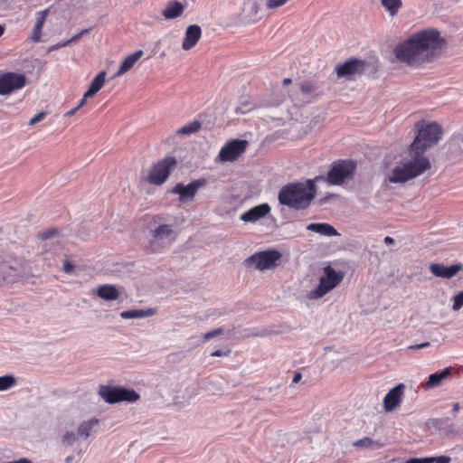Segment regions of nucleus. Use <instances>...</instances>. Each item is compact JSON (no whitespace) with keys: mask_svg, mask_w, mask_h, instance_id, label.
<instances>
[{"mask_svg":"<svg viewBox=\"0 0 463 463\" xmlns=\"http://www.w3.org/2000/svg\"><path fill=\"white\" fill-rule=\"evenodd\" d=\"M444 44L445 40L439 30L427 28L399 43L393 52L399 61L412 66L433 56Z\"/></svg>","mask_w":463,"mask_h":463,"instance_id":"nucleus-1","label":"nucleus"},{"mask_svg":"<svg viewBox=\"0 0 463 463\" xmlns=\"http://www.w3.org/2000/svg\"><path fill=\"white\" fill-rule=\"evenodd\" d=\"M324 180L323 175L302 182H291L283 185L278 193L279 203L290 210L299 212L309 208L317 195V181Z\"/></svg>","mask_w":463,"mask_h":463,"instance_id":"nucleus-2","label":"nucleus"},{"mask_svg":"<svg viewBox=\"0 0 463 463\" xmlns=\"http://www.w3.org/2000/svg\"><path fill=\"white\" fill-rule=\"evenodd\" d=\"M408 152L410 159L400 162L388 176V180L392 184H403L414 179L427 170L430 169L431 164L425 152L420 149H412L409 146Z\"/></svg>","mask_w":463,"mask_h":463,"instance_id":"nucleus-3","label":"nucleus"},{"mask_svg":"<svg viewBox=\"0 0 463 463\" xmlns=\"http://www.w3.org/2000/svg\"><path fill=\"white\" fill-rule=\"evenodd\" d=\"M416 127L418 128V133L410 145L412 149H420L426 152L438 144L442 137L443 129L435 121L429 123L418 122Z\"/></svg>","mask_w":463,"mask_h":463,"instance_id":"nucleus-4","label":"nucleus"},{"mask_svg":"<svg viewBox=\"0 0 463 463\" xmlns=\"http://www.w3.org/2000/svg\"><path fill=\"white\" fill-rule=\"evenodd\" d=\"M356 161L353 159H339L332 163L324 180L331 185H341L345 181L354 178L356 170Z\"/></svg>","mask_w":463,"mask_h":463,"instance_id":"nucleus-5","label":"nucleus"},{"mask_svg":"<svg viewBox=\"0 0 463 463\" xmlns=\"http://www.w3.org/2000/svg\"><path fill=\"white\" fill-rule=\"evenodd\" d=\"M282 254L276 249H269L255 252L244 260L247 267L253 266L259 270H268L278 267L280 263Z\"/></svg>","mask_w":463,"mask_h":463,"instance_id":"nucleus-6","label":"nucleus"},{"mask_svg":"<svg viewBox=\"0 0 463 463\" xmlns=\"http://www.w3.org/2000/svg\"><path fill=\"white\" fill-rule=\"evenodd\" d=\"M99 394L109 404L121 402H135L140 398L135 390L123 386L100 385Z\"/></svg>","mask_w":463,"mask_h":463,"instance_id":"nucleus-7","label":"nucleus"},{"mask_svg":"<svg viewBox=\"0 0 463 463\" xmlns=\"http://www.w3.org/2000/svg\"><path fill=\"white\" fill-rule=\"evenodd\" d=\"M369 62L356 57H350L343 62H338L335 67V71L338 79L346 80H354L356 76L364 74Z\"/></svg>","mask_w":463,"mask_h":463,"instance_id":"nucleus-8","label":"nucleus"},{"mask_svg":"<svg viewBox=\"0 0 463 463\" xmlns=\"http://www.w3.org/2000/svg\"><path fill=\"white\" fill-rule=\"evenodd\" d=\"M176 165L177 160L175 156H165L164 159L151 166L146 181L155 185L163 184L167 180Z\"/></svg>","mask_w":463,"mask_h":463,"instance_id":"nucleus-9","label":"nucleus"},{"mask_svg":"<svg viewBox=\"0 0 463 463\" xmlns=\"http://www.w3.org/2000/svg\"><path fill=\"white\" fill-rule=\"evenodd\" d=\"M25 84L26 76L24 73L0 71V95H9L24 88Z\"/></svg>","mask_w":463,"mask_h":463,"instance_id":"nucleus-10","label":"nucleus"},{"mask_svg":"<svg viewBox=\"0 0 463 463\" xmlns=\"http://www.w3.org/2000/svg\"><path fill=\"white\" fill-rule=\"evenodd\" d=\"M248 146L249 142L245 139H232L221 148L217 160L220 162H233L245 152Z\"/></svg>","mask_w":463,"mask_h":463,"instance_id":"nucleus-11","label":"nucleus"},{"mask_svg":"<svg viewBox=\"0 0 463 463\" xmlns=\"http://www.w3.org/2000/svg\"><path fill=\"white\" fill-rule=\"evenodd\" d=\"M204 178L195 179L190 182L188 184L183 183H177L171 190L170 193L179 195V201L181 203L188 202L194 199L198 190L206 184Z\"/></svg>","mask_w":463,"mask_h":463,"instance_id":"nucleus-12","label":"nucleus"},{"mask_svg":"<svg viewBox=\"0 0 463 463\" xmlns=\"http://www.w3.org/2000/svg\"><path fill=\"white\" fill-rule=\"evenodd\" d=\"M405 384L400 383L392 388L383 398V409L385 411H394L402 402Z\"/></svg>","mask_w":463,"mask_h":463,"instance_id":"nucleus-13","label":"nucleus"},{"mask_svg":"<svg viewBox=\"0 0 463 463\" xmlns=\"http://www.w3.org/2000/svg\"><path fill=\"white\" fill-rule=\"evenodd\" d=\"M462 269L463 264L461 263H454L449 266L443 263H430V270L434 276L446 279H452Z\"/></svg>","mask_w":463,"mask_h":463,"instance_id":"nucleus-14","label":"nucleus"},{"mask_svg":"<svg viewBox=\"0 0 463 463\" xmlns=\"http://www.w3.org/2000/svg\"><path fill=\"white\" fill-rule=\"evenodd\" d=\"M270 206L268 203H260L244 212L240 219L244 222H256L270 213Z\"/></svg>","mask_w":463,"mask_h":463,"instance_id":"nucleus-15","label":"nucleus"},{"mask_svg":"<svg viewBox=\"0 0 463 463\" xmlns=\"http://www.w3.org/2000/svg\"><path fill=\"white\" fill-rule=\"evenodd\" d=\"M343 271L335 270L328 265L324 268V274L320 277L319 280L332 290L343 280Z\"/></svg>","mask_w":463,"mask_h":463,"instance_id":"nucleus-16","label":"nucleus"},{"mask_svg":"<svg viewBox=\"0 0 463 463\" xmlns=\"http://www.w3.org/2000/svg\"><path fill=\"white\" fill-rule=\"evenodd\" d=\"M202 36V29L197 24L189 25L184 33V38L182 43V48L188 51L194 48Z\"/></svg>","mask_w":463,"mask_h":463,"instance_id":"nucleus-17","label":"nucleus"},{"mask_svg":"<svg viewBox=\"0 0 463 463\" xmlns=\"http://www.w3.org/2000/svg\"><path fill=\"white\" fill-rule=\"evenodd\" d=\"M452 375V368L446 367L440 371L429 375L428 381L424 384L425 390H430L439 386L442 382Z\"/></svg>","mask_w":463,"mask_h":463,"instance_id":"nucleus-18","label":"nucleus"},{"mask_svg":"<svg viewBox=\"0 0 463 463\" xmlns=\"http://www.w3.org/2000/svg\"><path fill=\"white\" fill-rule=\"evenodd\" d=\"M93 291L99 298L105 301L117 300L120 296L118 288L113 284L100 285Z\"/></svg>","mask_w":463,"mask_h":463,"instance_id":"nucleus-19","label":"nucleus"},{"mask_svg":"<svg viewBox=\"0 0 463 463\" xmlns=\"http://www.w3.org/2000/svg\"><path fill=\"white\" fill-rule=\"evenodd\" d=\"M142 50H138L128 55L119 64L118 70L114 73L112 79L121 76L133 68L135 63L143 56Z\"/></svg>","mask_w":463,"mask_h":463,"instance_id":"nucleus-20","label":"nucleus"},{"mask_svg":"<svg viewBox=\"0 0 463 463\" xmlns=\"http://www.w3.org/2000/svg\"><path fill=\"white\" fill-rule=\"evenodd\" d=\"M307 230L327 237L339 235L337 230L326 222H312L307 226Z\"/></svg>","mask_w":463,"mask_h":463,"instance_id":"nucleus-21","label":"nucleus"},{"mask_svg":"<svg viewBox=\"0 0 463 463\" xmlns=\"http://www.w3.org/2000/svg\"><path fill=\"white\" fill-rule=\"evenodd\" d=\"M184 11V5L177 1H169L163 10L162 14L166 20H172L179 17Z\"/></svg>","mask_w":463,"mask_h":463,"instance_id":"nucleus-22","label":"nucleus"},{"mask_svg":"<svg viewBox=\"0 0 463 463\" xmlns=\"http://www.w3.org/2000/svg\"><path fill=\"white\" fill-rule=\"evenodd\" d=\"M156 314V309L148 307L146 309H128L120 313L123 319H135L149 317Z\"/></svg>","mask_w":463,"mask_h":463,"instance_id":"nucleus-23","label":"nucleus"},{"mask_svg":"<svg viewBox=\"0 0 463 463\" xmlns=\"http://www.w3.org/2000/svg\"><path fill=\"white\" fill-rule=\"evenodd\" d=\"M106 81V71H99L91 80L88 90L85 91V97H94L103 87Z\"/></svg>","mask_w":463,"mask_h":463,"instance_id":"nucleus-24","label":"nucleus"},{"mask_svg":"<svg viewBox=\"0 0 463 463\" xmlns=\"http://www.w3.org/2000/svg\"><path fill=\"white\" fill-rule=\"evenodd\" d=\"M153 240L151 243L162 241L165 239L168 238L170 235L174 233L171 226L168 224H160L156 229L151 231Z\"/></svg>","mask_w":463,"mask_h":463,"instance_id":"nucleus-25","label":"nucleus"},{"mask_svg":"<svg viewBox=\"0 0 463 463\" xmlns=\"http://www.w3.org/2000/svg\"><path fill=\"white\" fill-rule=\"evenodd\" d=\"M99 422L97 419H91L90 420L83 421L78 427L77 433L80 437L87 439L90 437L93 428L99 426Z\"/></svg>","mask_w":463,"mask_h":463,"instance_id":"nucleus-26","label":"nucleus"},{"mask_svg":"<svg viewBox=\"0 0 463 463\" xmlns=\"http://www.w3.org/2000/svg\"><path fill=\"white\" fill-rule=\"evenodd\" d=\"M202 123L199 120H194L177 130L180 135H192L201 129Z\"/></svg>","mask_w":463,"mask_h":463,"instance_id":"nucleus-27","label":"nucleus"},{"mask_svg":"<svg viewBox=\"0 0 463 463\" xmlns=\"http://www.w3.org/2000/svg\"><path fill=\"white\" fill-rule=\"evenodd\" d=\"M331 291L328 287L324 285L320 280L318 285L308 293L310 299H317L323 298L326 294Z\"/></svg>","mask_w":463,"mask_h":463,"instance_id":"nucleus-28","label":"nucleus"},{"mask_svg":"<svg viewBox=\"0 0 463 463\" xmlns=\"http://www.w3.org/2000/svg\"><path fill=\"white\" fill-rule=\"evenodd\" d=\"M16 384V378L13 374L0 376V392L7 391Z\"/></svg>","mask_w":463,"mask_h":463,"instance_id":"nucleus-29","label":"nucleus"},{"mask_svg":"<svg viewBox=\"0 0 463 463\" xmlns=\"http://www.w3.org/2000/svg\"><path fill=\"white\" fill-rule=\"evenodd\" d=\"M381 4L392 15H393L402 6V0H381Z\"/></svg>","mask_w":463,"mask_h":463,"instance_id":"nucleus-30","label":"nucleus"},{"mask_svg":"<svg viewBox=\"0 0 463 463\" xmlns=\"http://www.w3.org/2000/svg\"><path fill=\"white\" fill-rule=\"evenodd\" d=\"M300 91L303 95H310L315 92L318 87L316 82L311 80H305L299 84Z\"/></svg>","mask_w":463,"mask_h":463,"instance_id":"nucleus-31","label":"nucleus"},{"mask_svg":"<svg viewBox=\"0 0 463 463\" xmlns=\"http://www.w3.org/2000/svg\"><path fill=\"white\" fill-rule=\"evenodd\" d=\"M378 444H379L378 441L373 440V439H371L369 437H364L363 439H357L356 441H354L353 443V445L354 447L359 448V449H367V448L373 447V445H378Z\"/></svg>","mask_w":463,"mask_h":463,"instance_id":"nucleus-32","label":"nucleus"},{"mask_svg":"<svg viewBox=\"0 0 463 463\" xmlns=\"http://www.w3.org/2000/svg\"><path fill=\"white\" fill-rule=\"evenodd\" d=\"M463 307V290L458 292L453 297L452 309L454 311L459 310Z\"/></svg>","mask_w":463,"mask_h":463,"instance_id":"nucleus-33","label":"nucleus"},{"mask_svg":"<svg viewBox=\"0 0 463 463\" xmlns=\"http://www.w3.org/2000/svg\"><path fill=\"white\" fill-rule=\"evenodd\" d=\"M48 12H49V10L45 9L43 11L37 13V17H36V22H35L34 27L43 29L45 20H46V16L48 14Z\"/></svg>","mask_w":463,"mask_h":463,"instance_id":"nucleus-34","label":"nucleus"},{"mask_svg":"<svg viewBox=\"0 0 463 463\" xmlns=\"http://www.w3.org/2000/svg\"><path fill=\"white\" fill-rule=\"evenodd\" d=\"M76 435L71 431H66L62 437V443L67 446H71L76 440Z\"/></svg>","mask_w":463,"mask_h":463,"instance_id":"nucleus-35","label":"nucleus"},{"mask_svg":"<svg viewBox=\"0 0 463 463\" xmlns=\"http://www.w3.org/2000/svg\"><path fill=\"white\" fill-rule=\"evenodd\" d=\"M253 109V106L250 102H241L240 106L235 109V112L237 114H245L250 111Z\"/></svg>","mask_w":463,"mask_h":463,"instance_id":"nucleus-36","label":"nucleus"},{"mask_svg":"<svg viewBox=\"0 0 463 463\" xmlns=\"http://www.w3.org/2000/svg\"><path fill=\"white\" fill-rule=\"evenodd\" d=\"M224 333V329L222 327H218L216 329H213L212 331H209L207 333H205L203 335V339L204 340H210L215 336H218V335H223Z\"/></svg>","mask_w":463,"mask_h":463,"instance_id":"nucleus-37","label":"nucleus"},{"mask_svg":"<svg viewBox=\"0 0 463 463\" xmlns=\"http://www.w3.org/2000/svg\"><path fill=\"white\" fill-rule=\"evenodd\" d=\"M91 30H92L91 27L88 28V29L81 30L80 32H79L78 33L73 35L71 39L67 40L69 44L71 45V43L78 42L82 36H84L85 34H88Z\"/></svg>","mask_w":463,"mask_h":463,"instance_id":"nucleus-38","label":"nucleus"},{"mask_svg":"<svg viewBox=\"0 0 463 463\" xmlns=\"http://www.w3.org/2000/svg\"><path fill=\"white\" fill-rule=\"evenodd\" d=\"M287 2L288 0H268L266 5L269 9H275L284 5Z\"/></svg>","mask_w":463,"mask_h":463,"instance_id":"nucleus-39","label":"nucleus"},{"mask_svg":"<svg viewBox=\"0 0 463 463\" xmlns=\"http://www.w3.org/2000/svg\"><path fill=\"white\" fill-rule=\"evenodd\" d=\"M405 463H432V460L430 457L410 458L405 461Z\"/></svg>","mask_w":463,"mask_h":463,"instance_id":"nucleus-40","label":"nucleus"},{"mask_svg":"<svg viewBox=\"0 0 463 463\" xmlns=\"http://www.w3.org/2000/svg\"><path fill=\"white\" fill-rule=\"evenodd\" d=\"M432 463H450L451 458L449 456L441 455L438 457H430Z\"/></svg>","mask_w":463,"mask_h":463,"instance_id":"nucleus-41","label":"nucleus"},{"mask_svg":"<svg viewBox=\"0 0 463 463\" xmlns=\"http://www.w3.org/2000/svg\"><path fill=\"white\" fill-rule=\"evenodd\" d=\"M46 116V113L42 111V112H39L37 113L35 116H33L30 121H29V125L33 126V125H35L37 123H39L40 121H42Z\"/></svg>","mask_w":463,"mask_h":463,"instance_id":"nucleus-42","label":"nucleus"},{"mask_svg":"<svg viewBox=\"0 0 463 463\" xmlns=\"http://www.w3.org/2000/svg\"><path fill=\"white\" fill-rule=\"evenodd\" d=\"M42 30L43 29H40L38 27L33 28V34L31 36V40L33 43H39L41 41Z\"/></svg>","mask_w":463,"mask_h":463,"instance_id":"nucleus-43","label":"nucleus"},{"mask_svg":"<svg viewBox=\"0 0 463 463\" xmlns=\"http://www.w3.org/2000/svg\"><path fill=\"white\" fill-rule=\"evenodd\" d=\"M74 269V265L68 260L63 261L62 271L66 274H71Z\"/></svg>","mask_w":463,"mask_h":463,"instance_id":"nucleus-44","label":"nucleus"},{"mask_svg":"<svg viewBox=\"0 0 463 463\" xmlns=\"http://www.w3.org/2000/svg\"><path fill=\"white\" fill-rule=\"evenodd\" d=\"M57 233H58L57 230L50 229V230H47V231L43 232L41 234V239H43V240H49V239L52 238L54 235H56Z\"/></svg>","mask_w":463,"mask_h":463,"instance_id":"nucleus-45","label":"nucleus"},{"mask_svg":"<svg viewBox=\"0 0 463 463\" xmlns=\"http://www.w3.org/2000/svg\"><path fill=\"white\" fill-rule=\"evenodd\" d=\"M430 345V342H423L421 344L410 345V346H408V349L409 350H420V349L427 348Z\"/></svg>","mask_w":463,"mask_h":463,"instance_id":"nucleus-46","label":"nucleus"},{"mask_svg":"<svg viewBox=\"0 0 463 463\" xmlns=\"http://www.w3.org/2000/svg\"><path fill=\"white\" fill-rule=\"evenodd\" d=\"M231 354V350L230 349H227L225 351L223 350H221V349H218V350H215L213 351L211 355L212 356H214V357H222V356H227Z\"/></svg>","mask_w":463,"mask_h":463,"instance_id":"nucleus-47","label":"nucleus"},{"mask_svg":"<svg viewBox=\"0 0 463 463\" xmlns=\"http://www.w3.org/2000/svg\"><path fill=\"white\" fill-rule=\"evenodd\" d=\"M69 43L68 41H63V42H60L54 45H52L50 48H49V52H52V51H56V50H59L61 48H63V47H66V46H69Z\"/></svg>","mask_w":463,"mask_h":463,"instance_id":"nucleus-48","label":"nucleus"},{"mask_svg":"<svg viewBox=\"0 0 463 463\" xmlns=\"http://www.w3.org/2000/svg\"><path fill=\"white\" fill-rule=\"evenodd\" d=\"M335 196H336V195H335V194H327L326 196H325V197H323V198H320V199L318 200L317 203H318V205L326 204V203L329 201V199H330L331 197H335Z\"/></svg>","mask_w":463,"mask_h":463,"instance_id":"nucleus-49","label":"nucleus"},{"mask_svg":"<svg viewBox=\"0 0 463 463\" xmlns=\"http://www.w3.org/2000/svg\"><path fill=\"white\" fill-rule=\"evenodd\" d=\"M302 379V374L301 373L299 372H296L294 373V376H293V379H292V383H298V382H300V380Z\"/></svg>","mask_w":463,"mask_h":463,"instance_id":"nucleus-50","label":"nucleus"},{"mask_svg":"<svg viewBox=\"0 0 463 463\" xmlns=\"http://www.w3.org/2000/svg\"><path fill=\"white\" fill-rule=\"evenodd\" d=\"M90 98V97H85V93H84L82 99H80L79 104L76 106L78 108V109H80L81 107H83L86 104L87 99Z\"/></svg>","mask_w":463,"mask_h":463,"instance_id":"nucleus-51","label":"nucleus"},{"mask_svg":"<svg viewBox=\"0 0 463 463\" xmlns=\"http://www.w3.org/2000/svg\"><path fill=\"white\" fill-rule=\"evenodd\" d=\"M383 241H384V243H385L386 245H392V244H393V243L395 242L394 239H393V238H392V237H390V236H386V237L384 238Z\"/></svg>","mask_w":463,"mask_h":463,"instance_id":"nucleus-52","label":"nucleus"},{"mask_svg":"<svg viewBox=\"0 0 463 463\" xmlns=\"http://www.w3.org/2000/svg\"><path fill=\"white\" fill-rule=\"evenodd\" d=\"M77 110H78V108H77V107H75V108H73V109H70L69 111H67V112L64 114V116H65V117H71V116H73V115L76 113V111H77Z\"/></svg>","mask_w":463,"mask_h":463,"instance_id":"nucleus-53","label":"nucleus"},{"mask_svg":"<svg viewBox=\"0 0 463 463\" xmlns=\"http://www.w3.org/2000/svg\"><path fill=\"white\" fill-rule=\"evenodd\" d=\"M73 461H74V456L73 455H70V456H68L65 458V463H73Z\"/></svg>","mask_w":463,"mask_h":463,"instance_id":"nucleus-54","label":"nucleus"},{"mask_svg":"<svg viewBox=\"0 0 463 463\" xmlns=\"http://www.w3.org/2000/svg\"><path fill=\"white\" fill-rule=\"evenodd\" d=\"M292 82V80L290 78H286L283 80V86H288Z\"/></svg>","mask_w":463,"mask_h":463,"instance_id":"nucleus-55","label":"nucleus"},{"mask_svg":"<svg viewBox=\"0 0 463 463\" xmlns=\"http://www.w3.org/2000/svg\"><path fill=\"white\" fill-rule=\"evenodd\" d=\"M459 410V404L458 403H454L453 404V412L454 414H456Z\"/></svg>","mask_w":463,"mask_h":463,"instance_id":"nucleus-56","label":"nucleus"},{"mask_svg":"<svg viewBox=\"0 0 463 463\" xmlns=\"http://www.w3.org/2000/svg\"><path fill=\"white\" fill-rule=\"evenodd\" d=\"M5 27L4 24H0V37L5 33Z\"/></svg>","mask_w":463,"mask_h":463,"instance_id":"nucleus-57","label":"nucleus"}]
</instances>
